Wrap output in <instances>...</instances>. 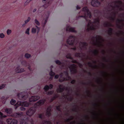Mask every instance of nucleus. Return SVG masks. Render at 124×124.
Instances as JSON below:
<instances>
[{"label": "nucleus", "instance_id": "f257e3e1", "mask_svg": "<svg viewBox=\"0 0 124 124\" xmlns=\"http://www.w3.org/2000/svg\"><path fill=\"white\" fill-rule=\"evenodd\" d=\"M29 105V104L28 103L24 101L22 102L21 101H18L16 105V106H18L21 105L22 106H24V107H28Z\"/></svg>", "mask_w": 124, "mask_h": 124}, {"label": "nucleus", "instance_id": "f03ea898", "mask_svg": "<svg viewBox=\"0 0 124 124\" xmlns=\"http://www.w3.org/2000/svg\"><path fill=\"white\" fill-rule=\"evenodd\" d=\"M7 122L8 124H17V121L16 120L12 119H7Z\"/></svg>", "mask_w": 124, "mask_h": 124}, {"label": "nucleus", "instance_id": "7ed1b4c3", "mask_svg": "<svg viewBox=\"0 0 124 124\" xmlns=\"http://www.w3.org/2000/svg\"><path fill=\"white\" fill-rule=\"evenodd\" d=\"M91 4L93 6L96 7L99 4V3L97 0H93L91 2Z\"/></svg>", "mask_w": 124, "mask_h": 124}, {"label": "nucleus", "instance_id": "20e7f679", "mask_svg": "<svg viewBox=\"0 0 124 124\" xmlns=\"http://www.w3.org/2000/svg\"><path fill=\"white\" fill-rule=\"evenodd\" d=\"M39 97L38 96H32L30 99V102H34L38 100Z\"/></svg>", "mask_w": 124, "mask_h": 124}, {"label": "nucleus", "instance_id": "39448f33", "mask_svg": "<svg viewBox=\"0 0 124 124\" xmlns=\"http://www.w3.org/2000/svg\"><path fill=\"white\" fill-rule=\"evenodd\" d=\"M33 108L32 109H30L26 112V114L30 116H31L35 112L34 110H33Z\"/></svg>", "mask_w": 124, "mask_h": 124}, {"label": "nucleus", "instance_id": "423d86ee", "mask_svg": "<svg viewBox=\"0 0 124 124\" xmlns=\"http://www.w3.org/2000/svg\"><path fill=\"white\" fill-rule=\"evenodd\" d=\"M36 28H32V32L33 33H35L37 31L38 33L39 31V28L37 26H36Z\"/></svg>", "mask_w": 124, "mask_h": 124}, {"label": "nucleus", "instance_id": "0eeeda50", "mask_svg": "<svg viewBox=\"0 0 124 124\" xmlns=\"http://www.w3.org/2000/svg\"><path fill=\"white\" fill-rule=\"evenodd\" d=\"M83 11L85 12L87 14L88 16H89V17H90V13H89V11L87 9V7H85L83 8Z\"/></svg>", "mask_w": 124, "mask_h": 124}, {"label": "nucleus", "instance_id": "6e6552de", "mask_svg": "<svg viewBox=\"0 0 124 124\" xmlns=\"http://www.w3.org/2000/svg\"><path fill=\"white\" fill-rule=\"evenodd\" d=\"M91 25H92V23H89L88 25V30H93L95 29V28L93 26H90Z\"/></svg>", "mask_w": 124, "mask_h": 124}, {"label": "nucleus", "instance_id": "1a4fd4ad", "mask_svg": "<svg viewBox=\"0 0 124 124\" xmlns=\"http://www.w3.org/2000/svg\"><path fill=\"white\" fill-rule=\"evenodd\" d=\"M53 87V85H50L49 86L48 85L46 86L44 88V89L45 91H47L49 89H51Z\"/></svg>", "mask_w": 124, "mask_h": 124}, {"label": "nucleus", "instance_id": "9d476101", "mask_svg": "<svg viewBox=\"0 0 124 124\" xmlns=\"http://www.w3.org/2000/svg\"><path fill=\"white\" fill-rule=\"evenodd\" d=\"M45 100H42L38 102L37 103V105H40L43 104L44 103Z\"/></svg>", "mask_w": 124, "mask_h": 124}, {"label": "nucleus", "instance_id": "9b49d317", "mask_svg": "<svg viewBox=\"0 0 124 124\" xmlns=\"http://www.w3.org/2000/svg\"><path fill=\"white\" fill-rule=\"evenodd\" d=\"M16 73H18L19 72H22L24 71V70L23 69H21L19 70H18V68H17L16 70Z\"/></svg>", "mask_w": 124, "mask_h": 124}, {"label": "nucleus", "instance_id": "f8f14e48", "mask_svg": "<svg viewBox=\"0 0 124 124\" xmlns=\"http://www.w3.org/2000/svg\"><path fill=\"white\" fill-rule=\"evenodd\" d=\"M62 85H60L59 86V88L60 89L59 90V89H57V91L58 92H61V91H62V90L63 89L62 88Z\"/></svg>", "mask_w": 124, "mask_h": 124}, {"label": "nucleus", "instance_id": "ddd939ff", "mask_svg": "<svg viewBox=\"0 0 124 124\" xmlns=\"http://www.w3.org/2000/svg\"><path fill=\"white\" fill-rule=\"evenodd\" d=\"M16 103V101L15 100H14L13 99H11L10 101V103L12 105Z\"/></svg>", "mask_w": 124, "mask_h": 124}, {"label": "nucleus", "instance_id": "4468645a", "mask_svg": "<svg viewBox=\"0 0 124 124\" xmlns=\"http://www.w3.org/2000/svg\"><path fill=\"white\" fill-rule=\"evenodd\" d=\"M5 37V35L3 33H0V38H3Z\"/></svg>", "mask_w": 124, "mask_h": 124}, {"label": "nucleus", "instance_id": "2eb2a0df", "mask_svg": "<svg viewBox=\"0 0 124 124\" xmlns=\"http://www.w3.org/2000/svg\"><path fill=\"white\" fill-rule=\"evenodd\" d=\"M11 32V30H10L8 29L7 31V34L8 35L10 34Z\"/></svg>", "mask_w": 124, "mask_h": 124}, {"label": "nucleus", "instance_id": "dca6fc26", "mask_svg": "<svg viewBox=\"0 0 124 124\" xmlns=\"http://www.w3.org/2000/svg\"><path fill=\"white\" fill-rule=\"evenodd\" d=\"M5 111L8 113H10L12 111L9 109H5Z\"/></svg>", "mask_w": 124, "mask_h": 124}, {"label": "nucleus", "instance_id": "f3484780", "mask_svg": "<svg viewBox=\"0 0 124 124\" xmlns=\"http://www.w3.org/2000/svg\"><path fill=\"white\" fill-rule=\"evenodd\" d=\"M31 55L30 54H26L25 55V57L27 58H28L30 57Z\"/></svg>", "mask_w": 124, "mask_h": 124}, {"label": "nucleus", "instance_id": "a211bd4d", "mask_svg": "<svg viewBox=\"0 0 124 124\" xmlns=\"http://www.w3.org/2000/svg\"><path fill=\"white\" fill-rule=\"evenodd\" d=\"M69 27V29L68 28L67 29H66L67 31H72V32L74 31L73 30H71V29H72V28H70V27Z\"/></svg>", "mask_w": 124, "mask_h": 124}, {"label": "nucleus", "instance_id": "6ab92c4d", "mask_svg": "<svg viewBox=\"0 0 124 124\" xmlns=\"http://www.w3.org/2000/svg\"><path fill=\"white\" fill-rule=\"evenodd\" d=\"M55 74L51 70V72L50 73V75L51 76H53Z\"/></svg>", "mask_w": 124, "mask_h": 124}, {"label": "nucleus", "instance_id": "aec40b11", "mask_svg": "<svg viewBox=\"0 0 124 124\" xmlns=\"http://www.w3.org/2000/svg\"><path fill=\"white\" fill-rule=\"evenodd\" d=\"M43 123V124H51L50 122H47L46 121H44Z\"/></svg>", "mask_w": 124, "mask_h": 124}, {"label": "nucleus", "instance_id": "412c9836", "mask_svg": "<svg viewBox=\"0 0 124 124\" xmlns=\"http://www.w3.org/2000/svg\"><path fill=\"white\" fill-rule=\"evenodd\" d=\"M35 23L38 25H39V22L36 19L35 20Z\"/></svg>", "mask_w": 124, "mask_h": 124}, {"label": "nucleus", "instance_id": "4be33fe9", "mask_svg": "<svg viewBox=\"0 0 124 124\" xmlns=\"http://www.w3.org/2000/svg\"><path fill=\"white\" fill-rule=\"evenodd\" d=\"M30 28H28L26 31V33L27 34H29V31L30 30Z\"/></svg>", "mask_w": 124, "mask_h": 124}, {"label": "nucleus", "instance_id": "5701e85b", "mask_svg": "<svg viewBox=\"0 0 124 124\" xmlns=\"http://www.w3.org/2000/svg\"><path fill=\"white\" fill-rule=\"evenodd\" d=\"M30 17H28L27 19L26 20H25V23H27L28 22H29L30 20Z\"/></svg>", "mask_w": 124, "mask_h": 124}, {"label": "nucleus", "instance_id": "b1692460", "mask_svg": "<svg viewBox=\"0 0 124 124\" xmlns=\"http://www.w3.org/2000/svg\"><path fill=\"white\" fill-rule=\"evenodd\" d=\"M5 86V85H2L0 86V90L3 88Z\"/></svg>", "mask_w": 124, "mask_h": 124}, {"label": "nucleus", "instance_id": "393cba45", "mask_svg": "<svg viewBox=\"0 0 124 124\" xmlns=\"http://www.w3.org/2000/svg\"><path fill=\"white\" fill-rule=\"evenodd\" d=\"M56 63L58 64H61V62L58 60H57L55 61Z\"/></svg>", "mask_w": 124, "mask_h": 124}, {"label": "nucleus", "instance_id": "a878e982", "mask_svg": "<svg viewBox=\"0 0 124 124\" xmlns=\"http://www.w3.org/2000/svg\"><path fill=\"white\" fill-rule=\"evenodd\" d=\"M0 116L1 117H5L6 116H3L2 113L0 112Z\"/></svg>", "mask_w": 124, "mask_h": 124}, {"label": "nucleus", "instance_id": "bb28decb", "mask_svg": "<svg viewBox=\"0 0 124 124\" xmlns=\"http://www.w3.org/2000/svg\"><path fill=\"white\" fill-rule=\"evenodd\" d=\"M16 117H19L20 116V115L16 113L15 114V115L14 116Z\"/></svg>", "mask_w": 124, "mask_h": 124}, {"label": "nucleus", "instance_id": "cd10ccee", "mask_svg": "<svg viewBox=\"0 0 124 124\" xmlns=\"http://www.w3.org/2000/svg\"><path fill=\"white\" fill-rule=\"evenodd\" d=\"M20 109L21 110H25V108H24L22 107L20 108Z\"/></svg>", "mask_w": 124, "mask_h": 124}, {"label": "nucleus", "instance_id": "c85d7f7f", "mask_svg": "<svg viewBox=\"0 0 124 124\" xmlns=\"http://www.w3.org/2000/svg\"><path fill=\"white\" fill-rule=\"evenodd\" d=\"M58 77H59V76L58 75H55L54 78H58Z\"/></svg>", "mask_w": 124, "mask_h": 124}, {"label": "nucleus", "instance_id": "c756f323", "mask_svg": "<svg viewBox=\"0 0 124 124\" xmlns=\"http://www.w3.org/2000/svg\"><path fill=\"white\" fill-rule=\"evenodd\" d=\"M19 96H18V97H22V98H23V96H22V93H21L19 95Z\"/></svg>", "mask_w": 124, "mask_h": 124}, {"label": "nucleus", "instance_id": "7c9ffc66", "mask_svg": "<svg viewBox=\"0 0 124 124\" xmlns=\"http://www.w3.org/2000/svg\"><path fill=\"white\" fill-rule=\"evenodd\" d=\"M68 40H67V43L68 44H69L70 45H71L72 44V43H70V42L69 41H68Z\"/></svg>", "mask_w": 124, "mask_h": 124}, {"label": "nucleus", "instance_id": "2f4dec72", "mask_svg": "<svg viewBox=\"0 0 124 124\" xmlns=\"http://www.w3.org/2000/svg\"><path fill=\"white\" fill-rule=\"evenodd\" d=\"M53 93V91H51V92H49L48 93V94H51Z\"/></svg>", "mask_w": 124, "mask_h": 124}, {"label": "nucleus", "instance_id": "473e14b6", "mask_svg": "<svg viewBox=\"0 0 124 124\" xmlns=\"http://www.w3.org/2000/svg\"><path fill=\"white\" fill-rule=\"evenodd\" d=\"M77 9H78L80 8L78 6H77Z\"/></svg>", "mask_w": 124, "mask_h": 124}, {"label": "nucleus", "instance_id": "72a5a7b5", "mask_svg": "<svg viewBox=\"0 0 124 124\" xmlns=\"http://www.w3.org/2000/svg\"><path fill=\"white\" fill-rule=\"evenodd\" d=\"M74 82H75V81L74 80H73L71 81V83H73Z\"/></svg>", "mask_w": 124, "mask_h": 124}, {"label": "nucleus", "instance_id": "f704fd0d", "mask_svg": "<svg viewBox=\"0 0 124 124\" xmlns=\"http://www.w3.org/2000/svg\"><path fill=\"white\" fill-rule=\"evenodd\" d=\"M39 118H41L42 117V116H41V115H40L39 116Z\"/></svg>", "mask_w": 124, "mask_h": 124}, {"label": "nucleus", "instance_id": "c9c22d12", "mask_svg": "<svg viewBox=\"0 0 124 124\" xmlns=\"http://www.w3.org/2000/svg\"><path fill=\"white\" fill-rule=\"evenodd\" d=\"M27 124L26 123H25L24 122H23V123H22V124Z\"/></svg>", "mask_w": 124, "mask_h": 124}, {"label": "nucleus", "instance_id": "e433bc0d", "mask_svg": "<svg viewBox=\"0 0 124 124\" xmlns=\"http://www.w3.org/2000/svg\"><path fill=\"white\" fill-rule=\"evenodd\" d=\"M36 10V9H34V11H33V12H35Z\"/></svg>", "mask_w": 124, "mask_h": 124}, {"label": "nucleus", "instance_id": "4c0bfd02", "mask_svg": "<svg viewBox=\"0 0 124 124\" xmlns=\"http://www.w3.org/2000/svg\"><path fill=\"white\" fill-rule=\"evenodd\" d=\"M53 68V67L52 66H51V69L52 68Z\"/></svg>", "mask_w": 124, "mask_h": 124}, {"label": "nucleus", "instance_id": "58836bf2", "mask_svg": "<svg viewBox=\"0 0 124 124\" xmlns=\"http://www.w3.org/2000/svg\"><path fill=\"white\" fill-rule=\"evenodd\" d=\"M99 21V20L98 19H97V22H98Z\"/></svg>", "mask_w": 124, "mask_h": 124}, {"label": "nucleus", "instance_id": "ea45409f", "mask_svg": "<svg viewBox=\"0 0 124 124\" xmlns=\"http://www.w3.org/2000/svg\"><path fill=\"white\" fill-rule=\"evenodd\" d=\"M58 110H59V109H58V107H57V108H56Z\"/></svg>", "mask_w": 124, "mask_h": 124}, {"label": "nucleus", "instance_id": "a19ab883", "mask_svg": "<svg viewBox=\"0 0 124 124\" xmlns=\"http://www.w3.org/2000/svg\"><path fill=\"white\" fill-rule=\"evenodd\" d=\"M72 66H74V65L73 64L72 65Z\"/></svg>", "mask_w": 124, "mask_h": 124}, {"label": "nucleus", "instance_id": "79ce46f5", "mask_svg": "<svg viewBox=\"0 0 124 124\" xmlns=\"http://www.w3.org/2000/svg\"><path fill=\"white\" fill-rule=\"evenodd\" d=\"M60 82H62V81L61 80H60Z\"/></svg>", "mask_w": 124, "mask_h": 124}, {"label": "nucleus", "instance_id": "37998d69", "mask_svg": "<svg viewBox=\"0 0 124 124\" xmlns=\"http://www.w3.org/2000/svg\"><path fill=\"white\" fill-rule=\"evenodd\" d=\"M42 0L43 1V0Z\"/></svg>", "mask_w": 124, "mask_h": 124}]
</instances>
